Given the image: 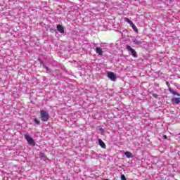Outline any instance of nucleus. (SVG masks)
<instances>
[{
    "mask_svg": "<svg viewBox=\"0 0 180 180\" xmlns=\"http://www.w3.org/2000/svg\"><path fill=\"white\" fill-rule=\"evenodd\" d=\"M175 95H176V96H180L179 93H176V94H175Z\"/></svg>",
    "mask_w": 180,
    "mask_h": 180,
    "instance_id": "nucleus-22",
    "label": "nucleus"
},
{
    "mask_svg": "<svg viewBox=\"0 0 180 180\" xmlns=\"http://www.w3.org/2000/svg\"><path fill=\"white\" fill-rule=\"evenodd\" d=\"M124 20H125V22H127V23H129V25H131L133 22H131V20H130V19H129V18H124Z\"/></svg>",
    "mask_w": 180,
    "mask_h": 180,
    "instance_id": "nucleus-13",
    "label": "nucleus"
},
{
    "mask_svg": "<svg viewBox=\"0 0 180 180\" xmlns=\"http://www.w3.org/2000/svg\"><path fill=\"white\" fill-rule=\"evenodd\" d=\"M153 96H154L155 98H157V94H153Z\"/></svg>",
    "mask_w": 180,
    "mask_h": 180,
    "instance_id": "nucleus-23",
    "label": "nucleus"
},
{
    "mask_svg": "<svg viewBox=\"0 0 180 180\" xmlns=\"http://www.w3.org/2000/svg\"><path fill=\"white\" fill-rule=\"evenodd\" d=\"M34 122L37 124H40V121L37 119H34Z\"/></svg>",
    "mask_w": 180,
    "mask_h": 180,
    "instance_id": "nucleus-17",
    "label": "nucleus"
},
{
    "mask_svg": "<svg viewBox=\"0 0 180 180\" xmlns=\"http://www.w3.org/2000/svg\"><path fill=\"white\" fill-rule=\"evenodd\" d=\"M130 25V26H131V27H133V26H134L135 25H134V23H133V22H131V24H129Z\"/></svg>",
    "mask_w": 180,
    "mask_h": 180,
    "instance_id": "nucleus-21",
    "label": "nucleus"
},
{
    "mask_svg": "<svg viewBox=\"0 0 180 180\" xmlns=\"http://www.w3.org/2000/svg\"><path fill=\"white\" fill-rule=\"evenodd\" d=\"M127 50H128V51H131V56H133V57H134L135 58H137V52H136V51L133 49L131 46L127 45Z\"/></svg>",
    "mask_w": 180,
    "mask_h": 180,
    "instance_id": "nucleus-3",
    "label": "nucleus"
},
{
    "mask_svg": "<svg viewBox=\"0 0 180 180\" xmlns=\"http://www.w3.org/2000/svg\"><path fill=\"white\" fill-rule=\"evenodd\" d=\"M127 158H133V153L129 152V151H127L124 153Z\"/></svg>",
    "mask_w": 180,
    "mask_h": 180,
    "instance_id": "nucleus-11",
    "label": "nucleus"
},
{
    "mask_svg": "<svg viewBox=\"0 0 180 180\" xmlns=\"http://www.w3.org/2000/svg\"><path fill=\"white\" fill-rule=\"evenodd\" d=\"M132 29L136 32V33H139V30L137 29V27H136V25H133Z\"/></svg>",
    "mask_w": 180,
    "mask_h": 180,
    "instance_id": "nucleus-14",
    "label": "nucleus"
},
{
    "mask_svg": "<svg viewBox=\"0 0 180 180\" xmlns=\"http://www.w3.org/2000/svg\"><path fill=\"white\" fill-rule=\"evenodd\" d=\"M132 41L134 44L136 46H141L142 43L141 42L140 40L137 39L136 38H133Z\"/></svg>",
    "mask_w": 180,
    "mask_h": 180,
    "instance_id": "nucleus-7",
    "label": "nucleus"
},
{
    "mask_svg": "<svg viewBox=\"0 0 180 180\" xmlns=\"http://www.w3.org/2000/svg\"><path fill=\"white\" fill-rule=\"evenodd\" d=\"M96 53L98 54V56H103V51L100 47L96 48Z\"/></svg>",
    "mask_w": 180,
    "mask_h": 180,
    "instance_id": "nucleus-8",
    "label": "nucleus"
},
{
    "mask_svg": "<svg viewBox=\"0 0 180 180\" xmlns=\"http://www.w3.org/2000/svg\"><path fill=\"white\" fill-rule=\"evenodd\" d=\"M40 115H41V120H42V122H49V119H50V115H49V112L42 110L40 111Z\"/></svg>",
    "mask_w": 180,
    "mask_h": 180,
    "instance_id": "nucleus-1",
    "label": "nucleus"
},
{
    "mask_svg": "<svg viewBox=\"0 0 180 180\" xmlns=\"http://www.w3.org/2000/svg\"><path fill=\"white\" fill-rule=\"evenodd\" d=\"M41 160H42L43 161H45V162H49V159L47 158V156H46V155L43 153H41L39 155Z\"/></svg>",
    "mask_w": 180,
    "mask_h": 180,
    "instance_id": "nucleus-6",
    "label": "nucleus"
},
{
    "mask_svg": "<svg viewBox=\"0 0 180 180\" xmlns=\"http://www.w3.org/2000/svg\"><path fill=\"white\" fill-rule=\"evenodd\" d=\"M169 92H170V94H172V95H176V92H175L174 90H172V89L169 88Z\"/></svg>",
    "mask_w": 180,
    "mask_h": 180,
    "instance_id": "nucleus-12",
    "label": "nucleus"
},
{
    "mask_svg": "<svg viewBox=\"0 0 180 180\" xmlns=\"http://www.w3.org/2000/svg\"><path fill=\"white\" fill-rule=\"evenodd\" d=\"M108 77L111 80V81H116V75L112 72H108Z\"/></svg>",
    "mask_w": 180,
    "mask_h": 180,
    "instance_id": "nucleus-4",
    "label": "nucleus"
},
{
    "mask_svg": "<svg viewBox=\"0 0 180 180\" xmlns=\"http://www.w3.org/2000/svg\"><path fill=\"white\" fill-rule=\"evenodd\" d=\"M166 85H167V86L168 87V89L169 90V88H171V84H169V82H167Z\"/></svg>",
    "mask_w": 180,
    "mask_h": 180,
    "instance_id": "nucleus-18",
    "label": "nucleus"
},
{
    "mask_svg": "<svg viewBox=\"0 0 180 180\" xmlns=\"http://www.w3.org/2000/svg\"><path fill=\"white\" fill-rule=\"evenodd\" d=\"M98 144L102 148H106V145L105 144V142L102 141V139H98Z\"/></svg>",
    "mask_w": 180,
    "mask_h": 180,
    "instance_id": "nucleus-9",
    "label": "nucleus"
},
{
    "mask_svg": "<svg viewBox=\"0 0 180 180\" xmlns=\"http://www.w3.org/2000/svg\"><path fill=\"white\" fill-rule=\"evenodd\" d=\"M56 29H57L58 32H59V33L63 34V33H64V32H65V31H64V27L62 26V25H60V24H58V25H56Z\"/></svg>",
    "mask_w": 180,
    "mask_h": 180,
    "instance_id": "nucleus-5",
    "label": "nucleus"
},
{
    "mask_svg": "<svg viewBox=\"0 0 180 180\" xmlns=\"http://www.w3.org/2000/svg\"><path fill=\"white\" fill-rule=\"evenodd\" d=\"M45 70H46V71H48V72H50L51 71V70L50 68H49V67L47 66H44Z\"/></svg>",
    "mask_w": 180,
    "mask_h": 180,
    "instance_id": "nucleus-15",
    "label": "nucleus"
},
{
    "mask_svg": "<svg viewBox=\"0 0 180 180\" xmlns=\"http://www.w3.org/2000/svg\"><path fill=\"white\" fill-rule=\"evenodd\" d=\"M121 180H126V176L124 174L121 175Z\"/></svg>",
    "mask_w": 180,
    "mask_h": 180,
    "instance_id": "nucleus-16",
    "label": "nucleus"
},
{
    "mask_svg": "<svg viewBox=\"0 0 180 180\" xmlns=\"http://www.w3.org/2000/svg\"><path fill=\"white\" fill-rule=\"evenodd\" d=\"M25 140H27L28 144H30V146H36V142H34V140H33V138H32V136L25 134L24 136Z\"/></svg>",
    "mask_w": 180,
    "mask_h": 180,
    "instance_id": "nucleus-2",
    "label": "nucleus"
},
{
    "mask_svg": "<svg viewBox=\"0 0 180 180\" xmlns=\"http://www.w3.org/2000/svg\"><path fill=\"white\" fill-rule=\"evenodd\" d=\"M164 138H165V139H167V136H164Z\"/></svg>",
    "mask_w": 180,
    "mask_h": 180,
    "instance_id": "nucleus-24",
    "label": "nucleus"
},
{
    "mask_svg": "<svg viewBox=\"0 0 180 180\" xmlns=\"http://www.w3.org/2000/svg\"><path fill=\"white\" fill-rule=\"evenodd\" d=\"M98 130H99V131H101V133H104V131H105L103 128H99Z\"/></svg>",
    "mask_w": 180,
    "mask_h": 180,
    "instance_id": "nucleus-19",
    "label": "nucleus"
},
{
    "mask_svg": "<svg viewBox=\"0 0 180 180\" xmlns=\"http://www.w3.org/2000/svg\"><path fill=\"white\" fill-rule=\"evenodd\" d=\"M130 25V26H131V27H133V26H134L135 25H134V23H133V22H131V24H129Z\"/></svg>",
    "mask_w": 180,
    "mask_h": 180,
    "instance_id": "nucleus-20",
    "label": "nucleus"
},
{
    "mask_svg": "<svg viewBox=\"0 0 180 180\" xmlns=\"http://www.w3.org/2000/svg\"><path fill=\"white\" fill-rule=\"evenodd\" d=\"M172 102H173V103H176V105H178V103H180V98H174L172 99Z\"/></svg>",
    "mask_w": 180,
    "mask_h": 180,
    "instance_id": "nucleus-10",
    "label": "nucleus"
}]
</instances>
